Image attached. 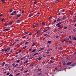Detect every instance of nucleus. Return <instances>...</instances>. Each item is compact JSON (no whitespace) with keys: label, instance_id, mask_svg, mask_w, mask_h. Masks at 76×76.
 Wrapping results in <instances>:
<instances>
[{"label":"nucleus","instance_id":"obj_15","mask_svg":"<svg viewBox=\"0 0 76 76\" xmlns=\"http://www.w3.org/2000/svg\"><path fill=\"white\" fill-rule=\"evenodd\" d=\"M28 61H25L24 62V64H26V63H28Z\"/></svg>","mask_w":76,"mask_h":76},{"label":"nucleus","instance_id":"obj_25","mask_svg":"<svg viewBox=\"0 0 76 76\" xmlns=\"http://www.w3.org/2000/svg\"><path fill=\"white\" fill-rule=\"evenodd\" d=\"M21 52H22V51L20 50H18L19 53H21Z\"/></svg>","mask_w":76,"mask_h":76},{"label":"nucleus","instance_id":"obj_40","mask_svg":"<svg viewBox=\"0 0 76 76\" xmlns=\"http://www.w3.org/2000/svg\"><path fill=\"white\" fill-rule=\"evenodd\" d=\"M26 48V46H24L23 47V49H25Z\"/></svg>","mask_w":76,"mask_h":76},{"label":"nucleus","instance_id":"obj_42","mask_svg":"<svg viewBox=\"0 0 76 76\" xmlns=\"http://www.w3.org/2000/svg\"><path fill=\"white\" fill-rule=\"evenodd\" d=\"M62 12H64V11H65V9H63L62 10Z\"/></svg>","mask_w":76,"mask_h":76},{"label":"nucleus","instance_id":"obj_23","mask_svg":"<svg viewBox=\"0 0 76 76\" xmlns=\"http://www.w3.org/2000/svg\"><path fill=\"white\" fill-rule=\"evenodd\" d=\"M50 63H54V61H52V60H50Z\"/></svg>","mask_w":76,"mask_h":76},{"label":"nucleus","instance_id":"obj_39","mask_svg":"<svg viewBox=\"0 0 76 76\" xmlns=\"http://www.w3.org/2000/svg\"><path fill=\"white\" fill-rule=\"evenodd\" d=\"M57 20H54V21H53V22H54L55 23V22H57Z\"/></svg>","mask_w":76,"mask_h":76},{"label":"nucleus","instance_id":"obj_53","mask_svg":"<svg viewBox=\"0 0 76 76\" xmlns=\"http://www.w3.org/2000/svg\"><path fill=\"white\" fill-rule=\"evenodd\" d=\"M47 34H45L44 35V36H45V37H47Z\"/></svg>","mask_w":76,"mask_h":76},{"label":"nucleus","instance_id":"obj_18","mask_svg":"<svg viewBox=\"0 0 76 76\" xmlns=\"http://www.w3.org/2000/svg\"><path fill=\"white\" fill-rule=\"evenodd\" d=\"M37 3V1L34 2V4H36Z\"/></svg>","mask_w":76,"mask_h":76},{"label":"nucleus","instance_id":"obj_27","mask_svg":"<svg viewBox=\"0 0 76 76\" xmlns=\"http://www.w3.org/2000/svg\"><path fill=\"white\" fill-rule=\"evenodd\" d=\"M48 31V30H44L43 31V32H47V31Z\"/></svg>","mask_w":76,"mask_h":76},{"label":"nucleus","instance_id":"obj_35","mask_svg":"<svg viewBox=\"0 0 76 76\" xmlns=\"http://www.w3.org/2000/svg\"><path fill=\"white\" fill-rule=\"evenodd\" d=\"M4 51H5V50H4V49H2L1 51H2V52H3Z\"/></svg>","mask_w":76,"mask_h":76},{"label":"nucleus","instance_id":"obj_44","mask_svg":"<svg viewBox=\"0 0 76 76\" xmlns=\"http://www.w3.org/2000/svg\"><path fill=\"white\" fill-rule=\"evenodd\" d=\"M17 46L18 47H20V45L19 44H17Z\"/></svg>","mask_w":76,"mask_h":76},{"label":"nucleus","instance_id":"obj_46","mask_svg":"<svg viewBox=\"0 0 76 76\" xmlns=\"http://www.w3.org/2000/svg\"><path fill=\"white\" fill-rule=\"evenodd\" d=\"M73 31H74V32H76V30L75 29H74Z\"/></svg>","mask_w":76,"mask_h":76},{"label":"nucleus","instance_id":"obj_12","mask_svg":"<svg viewBox=\"0 0 76 76\" xmlns=\"http://www.w3.org/2000/svg\"><path fill=\"white\" fill-rule=\"evenodd\" d=\"M44 50V48H41L40 49V50L38 51H41V50Z\"/></svg>","mask_w":76,"mask_h":76},{"label":"nucleus","instance_id":"obj_51","mask_svg":"<svg viewBox=\"0 0 76 76\" xmlns=\"http://www.w3.org/2000/svg\"><path fill=\"white\" fill-rule=\"evenodd\" d=\"M12 11H13V10H12V9H11L10 10V12H12Z\"/></svg>","mask_w":76,"mask_h":76},{"label":"nucleus","instance_id":"obj_22","mask_svg":"<svg viewBox=\"0 0 76 76\" xmlns=\"http://www.w3.org/2000/svg\"><path fill=\"white\" fill-rule=\"evenodd\" d=\"M48 44H50L51 42V41H48Z\"/></svg>","mask_w":76,"mask_h":76},{"label":"nucleus","instance_id":"obj_24","mask_svg":"<svg viewBox=\"0 0 76 76\" xmlns=\"http://www.w3.org/2000/svg\"><path fill=\"white\" fill-rule=\"evenodd\" d=\"M17 22L18 23H19L20 22V20H18L17 21Z\"/></svg>","mask_w":76,"mask_h":76},{"label":"nucleus","instance_id":"obj_10","mask_svg":"<svg viewBox=\"0 0 76 76\" xmlns=\"http://www.w3.org/2000/svg\"><path fill=\"white\" fill-rule=\"evenodd\" d=\"M72 38L73 40H76V38L75 37H73Z\"/></svg>","mask_w":76,"mask_h":76},{"label":"nucleus","instance_id":"obj_60","mask_svg":"<svg viewBox=\"0 0 76 76\" xmlns=\"http://www.w3.org/2000/svg\"><path fill=\"white\" fill-rule=\"evenodd\" d=\"M20 75V73H19L17 74L16 75Z\"/></svg>","mask_w":76,"mask_h":76},{"label":"nucleus","instance_id":"obj_8","mask_svg":"<svg viewBox=\"0 0 76 76\" xmlns=\"http://www.w3.org/2000/svg\"><path fill=\"white\" fill-rule=\"evenodd\" d=\"M72 64V63L71 62H69L66 64V65H70Z\"/></svg>","mask_w":76,"mask_h":76},{"label":"nucleus","instance_id":"obj_13","mask_svg":"<svg viewBox=\"0 0 76 76\" xmlns=\"http://www.w3.org/2000/svg\"><path fill=\"white\" fill-rule=\"evenodd\" d=\"M38 53H37L35 54H34L33 55V56H35V55H37V54H38Z\"/></svg>","mask_w":76,"mask_h":76},{"label":"nucleus","instance_id":"obj_5","mask_svg":"<svg viewBox=\"0 0 76 76\" xmlns=\"http://www.w3.org/2000/svg\"><path fill=\"white\" fill-rule=\"evenodd\" d=\"M42 58V56H39V58H37V59H38V60H41V58Z\"/></svg>","mask_w":76,"mask_h":76},{"label":"nucleus","instance_id":"obj_63","mask_svg":"<svg viewBox=\"0 0 76 76\" xmlns=\"http://www.w3.org/2000/svg\"><path fill=\"white\" fill-rule=\"evenodd\" d=\"M9 76H13V75L10 74L9 75Z\"/></svg>","mask_w":76,"mask_h":76},{"label":"nucleus","instance_id":"obj_31","mask_svg":"<svg viewBox=\"0 0 76 76\" xmlns=\"http://www.w3.org/2000/svg\"><path fill=\"white\" fill-rule=\"evenodd\" d=\"M36 27H37L35 26H34V25H33V28H36Z\"/></svg>","mask_w":76,"mask_h":76},{"label":"nucleus","instance_id":"obj_2","mask_svg":"<svg viewBox=\"0 0 76 76\" xmlns=\"http://www.w3.org/2000/svg\"><path fill=\"white\" fill-rule=\"evenodd\" d=\"M10 49V47H9L7 49H5V52H7H7H9V51H8V50H9Z\"/></svg>","mask_w":76,"mask_h":76},{"label":"nucleus","instance_id":"obj_33","mask_svg":"<svg viewBox=\"0 0 76 76\" xmlns=\"http://www.w3.org/2000/svg\"><path fill=\"white\" fill-rule=\"evenodd\" d=\"M34 66V65H33V64H30V66Z\"/></svg>","mask_w":76,"mask_h":76},{"label":"nucleus","instance_id":"obj_6","mask_svg":"<svg viewBox=\"0 0 76 76\" xmlns=\"http://www.w3.org/2000/svg\"><path fill=\"white\" fill-rule=\"evenodd\" d=\"M61 20V19H60V18H58L57 19V22H59V21H60V20Z\"/></svg>","mask_w":76,"mask_h":76},{"label":"nucleus","instance_id":"obj_16","mask_svg":"<svg viewBox=\"0 0 76 76\" xmlns=\"http://www.w3.org/2000/svg\"><path fill=\"white\" fill-rule=\"evenodd\" d=\"M29 44V42H26L25 43V45H26L27 44Z\"/></svg>","mask_w":76,"mask_h":76},{"label":"nucleus","instance_id":"obj_21","mask_svg":"<svg viewBox=\"0 0 76 76\" xmlns=\"http://www.w3.org/2000/svg\"><path fill=\"white\" fill-rule=\"evenodd\" d=\"M33 16V14L29 15L28 16V17H31V16Z\"/></svg>","mask_w":76,"mask_h":76},{"label":"nucleus","instance_id":"obj_1","mask_svg":"<svg viewBox=\"0 0 76 76\" xmlns=\"http://www.w3.org/2000/svg\"><path fill=\"white\" fill-rule=\"evenodd\" d=\"M63 22H64V21L59 23H58L56 24V26H58V28H60V26H61V25H60L61 24V23H63Z\"/></svg>","mask_w":76,"mask_h":76},{"label":"nucleus","instance_id":"obj_54","mask_svg":"<svg viewBox=\"0 0 76 76\" xmlns=\"http://www.w3.org/2000/svg\"><path fill=\"white\" fill-rule=\"evenodd\" d=\"M12 22H11L9 23V25H12Z\"/></svg>","mask_w":76,"mask_h":76},{"label":"nucleus","instance_id":"obj_26","mask_svg":"<svg viewBox=\"0 0 76 76\" xmlns=\"http://www.w3.org/2000/svg\"><path fill=\"white\" fill-rule=\"evenodd\" d=\"M67 28V26H64V29H66Z\"/></svg>","mask_w":76,"mask_h":76},{"label":"nucleus","instance_id":"obj_45","mask_svg":"<svg viewBox=\"0 0 76 76\" xmlns=\"http://www.w3.org/2000/svg\"><path fill=\"white\" fill-rule=\"evenodd\" d=\"M18 66V64H16L15 65V67H16Z\"/></svg>","mask_w":76,"mask_h":76},{"label":"nucleus","instance_id":"obj_7","mask_svg":"<svg viewBox=\"0 0 76 76\" xmlns=\"http://www.w3.org/2000/svg\"><path fill=\"white\" fill-rule=\"evenodd\" d=\"M37 51V50H36V49H34L32 51V52H31V53H34L35 52V51Z\"/></svg>","mask_w":76,"mask_h":76},{"label":"nucleus","instance_id":"obj_49","mask_svg":"<svg viewBox=\"0 0 76 76\" xmlns=\"http://www.w3.org/2000/svg\"><path fill=\"white\" fill-rule=\"evenodd\" d=\"M10 75V73L9 72H8L7 74V75Z\"/></svg>","mask_w":76,"mask_h":76},{"label":"nucleus","instance_id":"obj_50","mask_svg":"<svg viewBox=\"0 0 76 76\" xmlns=\"http://www.w3.org/2000/svg\"><path fill=\"white\" fill-rule=\"evenodd\" d=\"M56 31H57L56 29H55L53 30V32H56Z\"/></svg>","mask_w":76,"mask_h":76},{"label":"nucleus","instance_id":"obj_19","mask_svg":"<svg viewBox=\"0 0 76 76\" xmlns=\"http://www.w3.org/2000/svg\"><path fill=\"white\" fill-rule=\"evenodd\" d=\"M35 45V43H33V44L32 45V46L34 47V45Z\"/></svg>","mask_w":76,"mask_h":76},{"label":"nucleus","instance_id":"obj_41","mask_svg":"<svg viewBox=\"0 0 76 76\" xmlns=\"http://www.w3.org/2000/svg\"><path fill=\"white\" fill-rule=\"evenodd\" d=\"M66 40H67V41H68V40H69V39L67 37H66Z\"/></svg>","mask_w":76,"mask_h":76},{"label":"nucleus","instance_id":"obj_56","mask_svg":"<svg viewBox=\"0 0 76 76\" xmlns=\"http://www.w3.org/2000/svg\"><path fill=\"white\" fill-rule=\"evenodd\" d=\"M24 33H25V34H28V33H27V32L26 31H25Z\"/></svg>","mask_w":76,"mask_h":76},{"label":"nucleus","instance_id":"obj_32","mask_svg":"<svg viewBox=\"0 0 76 76\" xmlns=\"http://www.w3.org/2000/svg\"><path fill=\"white\" fill-rule=\"evenodd\" d=\"M16 43V42H14V43H13L12 44V45H15V44Z\"/></svg>","mask_w":76,"mask_h":76},{"label":"nucleus","instance_id":"obj_20","mask_svg":"<svg viewBox=\"0 0 76 76\" xmlns=\"http://www.w3.org/2000/svg\"><path fill=\"white\" fill-rule=\"evenodd\" d=\"M15 64H12L13 67H15Z\"/></svg>","mask_w":76,"mask_h":76},{"label":"nucleus","instance_id":"obj_57","mask_svg":"<svg viewBox=\"0 0 76 76\" xmlns=\"http://www.w3.org/2000/svg\"><path fill=\"white\" fill-rule=\"evenodd\" d=\"M14 15V14L13 13H12L10 14V15Z\"/></svg>","mask_w":76,"mask_h":76},{"label":"nucleus","instance_id":"obj_64","mask_svg":"<svg viewBox=\"0 0 76 76\" xmlns=\"http://www.w3.org/2000/svg\"><path fill=\"white\" fill-rule=\"evenodd\" d=\"M50 50H51L50 49H48V50H47V51H50Z\"/></svg>","mask_w":76,"mask_h":76},{"label":"nucleus","instance_id":"obj_4","mask_svg":"<svg viewBox=\"0 0 76 76\" xmlns=\"http://www.w3.org/2000/svg\"><path fill=\"white\" fill-rule=\"evenodd\" d=\"M21 16V14H19V15H16L15 16V17H20V16Z\"/></svg>","mask_w":76,"mask_h":76},{"label":"nucleus","instance_id":"obj_38","mask_svg":"<svg viewBox=\"0 0 76 76\" xmlns=\"http://www.w3.org/2000/svg\"><path fill=\"white\" fill-rule=\"evenodd\" d=\"M67 17H64L62 18V19H65V18H66Z\"/></svg>","mask_w":76,"mask_h":76},{"label":"nucleus","instance_id":"obj_43","mask_svg":"<svg viewBox=\"0 0 76 76\" xmlns=\"http://www.w3.org/2000/svg\"><path fill=\"white\" fill-rule=\"evenodd\" d=\"M23 60H25V59H26V58H25V57H23Z\"/></svg>","mask_w":76,"mask_h":76},{"label":"nucleus","instance_id":"obj_61","mask_svg":"<svg viewBox=\"0 0 76 76\" xmlns=\"http://www.w3.org/2000/svg\"><path fill=\"white\" fill-rule=\"evenodd\" d=\"M4 25L5 26H7V23H5V24Z\"/></svg>","mask_w":76,"mask_h":76},{"label":"nucleus","instance_id":"obj_36","mask_svg":"<svg viewBox=\"0 0 76 76\" xmlns=\"http://www.w3.org/2000/svg\"><path fill=\"white\" fill-rule=\"evenodd\" d=\"M69 43H72V42L71 40L69 41Z\"/></svg>","mask_w":76,"mask_h":76},{"label":"nucleus","instance_id":"obj_11","mask_svg":"<svg viewBox=\"0 0 76 76\" xmlns=\"http://www.w3.org/2000/svg\"><path fill=\"white\" fill-rule=\"evenodd\" d=\"M20 62V60H17L16 61V63H19Z\"/></svg>","mask_w":76,"mask_h":76},{"label":"nucleus","instance_id":"obj_28","mask_svg":"<svg viewBox=\"0 0 76 76\" xmlns=\"http://www.w3.org/2000/svg\"><path fill=\"white\" fill-rule=\"evenodd\" d=\"M1 1L3 3H5V1H5L4 0H1Z\"/></svg>","mask_w":76,"mask_h":76},{"label":"nucleus","instance_id":"obj_55","mask_svg":"<svg viewBox=\"0 0 76 76\" xmlns=\"http://www.w3.org/2000/svg\"><path fill=\"white\" fill-rule=\"evenodd\" d=\"M71 38L72 37L71 36H69V39H71Z\"/></svg>","mask_w":76,"mask_h":76},{"label":"nucleus","instance_id":"obj_29","mask_svg":"<svg viewBox=\"0 0 76 76\" xmlns=\"http://www.w3.org/2000/svg\"><path fill=\"white\" fill-rule=\"evenodd\" d=\"M28 70H26V71H24V73H27V72H28Z\"/></svg>","mask_w":76,"mask_h":76},{"label":"nucleus","instance_id":"obj_48","mask_svg":"<svg viewBox=\"0 0 76 76\" xmlns=\"http://www.w3.org/2000/svg\"><path fill=\"white\" fill-rule=\"evenodd\" d=\"M26 36H24L22 37V38H26Z\"/></svg>","mask_w":76,"mask_h":76},{"label":"nucleus","instance_id":"obj_59","mask_svg":"<svg viewBox=\"0 0 76 76\" xmlns=\"http://www.w3.org/2000/svg\"><path fill=\"white\" fill-rule=\"evenodd\" d=\"M75 20L74 21V22H76V18H75Z\"/></svg>","mask_w":76,"mask_h":76},{"label":"nucleus","instance_id":"obj_62","mask_svg":"<svg viewBox=\"0 0 76 76\" xmlns=\"http://www.w3.org/2000/svg\"><path fill=\"white\" fill-rule=\"evenodd\" d=\"M23 58H20V60H23Z\"/></svg>","mask_w":76,"mask_h":76},{"label":"nucleus","instance_id":"obj_30","mask_svg":"<svg viewBox=\"0 0 76 76\" xmlns=\"http://www.w3.org/2000/svg\"><path fill=\"white\" fill-rule=\"evenodd\" d=\"M49 19H53V18H52V17H49Z\"/></svg>","mask_w":76,"mask_h":76},{"label":"nucleus","instance_id":"obj_9","mask_svg":"<svg viewBox=\"0 0 76 76\" xmlns=\"http://www.w3.org/2000/svg\"><path fill=\"white\" fill-rule=\"evenodd\" d=\"M5 62H4L2 63L1 64L2 66H4V64H5Z\"/></svg>","mask_w":76,"mask_h":76},{"label":"nucleus","instance_id":"obj_14","mask_svg":"<svg viewBox=\"0 0 76 76\" xmlns=\"http://www.w3.org/2000/svg\"><path fill=\"white\" fill-rule=\"evenodd\" d=\"M42 25H45V23H44V22H43L42 23Z\"/></svg>","mask_w":76,"mask_h":76},{"label":"nucleus","instance_id":"obj_17","mask_svg":"<svg viewBox=\"0 0 76 76\" xmlns=\"http://www.w3.org/2000/svg\"><path fill=\"white\" fill-rule=\"evenodd\" d=\"M35 26L37 27L38 26V24L36 23L35 24Z\"/></svg>","mask_w":76,"mask_h":76},{"label":"nucleus","instance_id":"obj_47","mask_svg":"<svg viewBox=\"0 0 76 76\" xmlns=\"http://www.w3.org/2000/svg\"><path fill=\"white\" fill-rule=\"evenodd\" d=\"M7 66H8V64H7L5 65V66H6V67H7Z\"/></svg>","mask_w":76,"mask_h":76},{"label":"nucleus","instance_id":"obj_3","mask_svg":"<svg viewBox=\"0 0 76 76\" xmlns=\"http://www.w3.org/2000/svg\"><path fill=\"white\" fill-rule=\"evenodd\" d=\"M9 30H10V28H7L6 29H5L4 30H3V31H9Z\"/></svg>","mask_w":76,"mask_h":76},{"label":"nucleus","instance_id":"obj_37","mask_svg":"<svg viewBox=\"0 0 76 76\" xmlns=\"http://www.w3.org/2000/svg\"><path fill=\"white\" fill-rule=\"evenodd\" d=\"M10 54V53H6V55H9V54Z\"/></svg>","mask_w":76,"mask_h":76},{"label":"nucleus","instance_id":"obj_58","mask_svg":"<svg viewBox=\"0 0 76 76\" xmlns=\"http://www.w3.org/2000/svg\"><path fill=\"white\" fill-rule=\"evenodd\" d=\"M4 20V18H3L1 20V21H3V20Z\"/></svg>","mask_w":76,"mask_h":76},{"label":"nucleus","instance_id":"obj_34","mask_svg":"<svg viewBox=\"0 0 76 76\" xmlns=\"http://www.w3.org/2000/svg\"><path fill=\"white\" fill-rule=\"evenodd\" d=\"M32 48H30L29 50V51H32Z\"/></svg>","mask_w":76,"mask_h":76},{"label":"nucleus","instance_id":"obj_52","mask_svg":"<svg viewBox=\"0 0 76 76\" xmlns=\"http://www.w3.org/2000/svg\"><path fill=\"white\" fill-rule=\"evenodd\" d=\"M38 70L39 71H41V69H38Z\"/></svg>","mask_w":76,"mask_h":76}]
</instances>
